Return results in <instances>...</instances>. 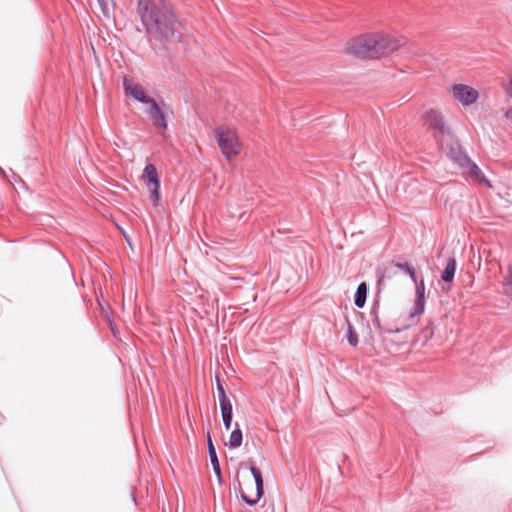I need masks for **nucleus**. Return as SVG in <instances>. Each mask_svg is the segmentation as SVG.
Wrapping results in <instances>:
<instances>
[{
	"label": "nucleus",
	"mask_w": 512,
	"mask_h": 512,
	"mask_svg": "<svg viewBox=\"0 0 512 512\" xmlns=\"http://www.w3.org/2000/svg\"><path fill=\"white\" fill-rule=\"evenodd\" d=\"M137 11L147 34L153 35L161 42L180 40L181 34L178 31L180 22L169 1L159 0L156 3L150 0H138Z\"/></svg>",
	"instance_id": "f257e3e1"
},
{
	"label": "nucleus",
	"mask_w": 512,
	"mask_h": 512,
	"mask_svg": "<svg viewBox=\"0 0 512 512\" xmlns=\"http://www.w3.org/2000/svg\"><path fill=\"white\" fill-rule=\"evenodd\" d=\"M401 40L386 34L363 35L348 43V53L356 58H377L380 55L396 51Z\"/></svg>",
	"instance_id": "f03ea898"
},
{
	"label": "nucleus",
	"mask_w": 512,
	"mask_h": 512,
	"mask_svg": "<svg viewBox=\"0 0 512 512\" xmlns=\"http://www.w3.org/2000/svg\"><path fill=\"white\" fill-rule=\"evenodd\" d=\"M441 149L447 151L448 157L454 163L468 170L472 175L479 177L483 174L478 165L468 156L460 142L453 135L444 141V148Z\"/></svg>",
	"instance_id": "7ed1b4c3"
},
{
	"label": "nucleus",
	"mask_w": 512,
	"mask_h": 512,
	"mask_svg": "<svg viewBox=\"0 0 512 512\" xmlns=\"http://www.w3.org/2000/svg\"><path fill=\"white\" fill-rule=\"evenodd\" d=\"M424 121L429 129L436 132L434 136L437 138L440 148H444V141L453 135L444 116L439 111L430 109L425 112Z\"/></svg>",
	"instance_id": "20e7f679"
},
{
	"label": "nucleus",
	"mask_w": 512,
	"mask_h": 512,
	"mask_svg": "<svg viewBox=\"0 0 512 512\" xmlns=\"http://www.w3.org/2000/svg\"><path fill=\"white\" fill-rule=\"evenodd\" d=\"M215 136L223 155L230 159L239 153V142L236 133L225 126L217 127Z\"/></svg>",
	"instance_id": "39448f33"
},
{
	"label": "nucleus",
	"mask_w": 512,
	"mask_h": 512,
	"mask_svg": "<svg viewBox=\"0 0 512 512\" xmlns=\"http://www.w3.org/2000/svg\"><path fill=\"white\" fill-rule=\"evenodd\" d=\"M452 93L456 100L463 106H470L474 104L478 98L479 93L476 89L465 84H455L452 87Z\"/></svg>",
	"instance_id": "423d86ee"
},
{
	"label": "nucleus",
	"mask_w": 512,
	"mask_h": 512,
	"mask_svg": "<svg viewBox=\"0 0 512 512\" xmlns=\"http://www.w3.org/2000/svg\"><path fill=\"white\" fill-rule=\"evenodd\" d=\"M122 84L126 96L131 97L142 104L149 101L150 96L146 94L143 87L140 84L134 83L128 75L123 77Z\"/></svg>",
	"instance_id": "0eeeda50"
},
{
	"label": "nucleus",
	"mask_w": 512,
	"mask_h": 512,
	"mask_svg": "<svg viewBox=\"0 0 512 512\" xmlns=\"http://www.w3.org/2000/svg\"><path fill=\"white\" fill-rule=\"evenodd\" d=\"M250 472L255 480V485H256V498L255 499H251L249 498L247 495H245L244 493L241 494V499L248 505V506H255L259 500L263 497L264 495V484H263V478H262V474H261V471L258 467L256 466H251L250 467Z\"/></svg>",
	"instance_id": "6e6552de"
},
{
	"label": "nucleus",
	"mask_w": 512,
	"mask_h": 512,
	"mask_svg": "<svg viewBox=\"0 0 512 512\" xmlns=\"http://www.w3.org/2000/svg\"><path fill=\"white\" fill-rule=\"evenodd\" d=\"M416 298L414 300L412 312L409 317L411 319L418 317L424 313L425 310V284L424 279L421 277L420 281L416 279Z\"/></svg>",
	"instance_id": "1a4fd4ad"
},
{
	"label": "nucleus",
	"mask_w": 512,
	"mask_h": 512,
	"mask_svg": "<svg viewBox=\"0 0 512 512\" xmlns=\"http://www.w3.org/2000/svg\"><path fill=\"white\" fill-rule=\"evenodd\" d=\"M379 310H380V302H379V300H375L371 306L370 313H369L370 317H371L373 331L378 336H381L385 333L391 334L394 332H398V329L393 330V329L387 328L382 325L380 317H379Z\"/></svg>",
	"instance_id": "9d476101"
},
{
	"label": "nucleus",
	"mask_w": 512,
	"mask_h": 512,
	"mask_svg": "<svg viewBox=\"0 0 512 512\" xmlns=\"http://www.w3.org/2000/svg\"><path fill=\"white\" fill-rule=\"evenodd\" d=\"M206 441H207L208 455H209V459H210L213 471L215 473V476H216L218 482L222 483L221 467H220V463L218 460L215 446L212 441L211 433L209 431L206 433Z\"/></svg>",
	"instance_id": "9b49d317"
},
{
	"label": "nucleus",
	"mask_w": 512,
	"mask_h": 512,
	"mask_svg": "<svg viewBox=\"0 0 512 512\" xmlns=\"http://www.w3.org/2000/svg\"><path fill=\"white\" fill-rule=\"evenodd\" d=\"M143 177L145 178L148 187L160 186V181L155 165L148 163L143 170Z\"/></svg>",
	"instance_id": "f8f14e48"
},
{
	"label": "nucleus",
	"mask_w": 512,
	"mask_h": 512,
	"mask_svg": "<svg viewBox=\"0 0 512 512\" xmlns=\"http://www.w3.org/2000/svg\"><path fill=\"white\" fill-rule=\"evenodd\" d=\"M457 262L455 257H449L446 266L441 274V279L444 282L451 283L455 277Z\"/></svg>",
	"instance_id": "ddd939ff"
},
{
	"label": "nucleus",
	"mask_w": 512,
	"mask_h": 512,
	"mask_svg": "<svg viewBox=\"0 0 512 512\" xmlns=\"http://www.w3.org/2000/svg\"><path fill=\"white\" fill-rule=\"evenodd\" d=\"M368 285L366 282H361L355 292L354 296V304L357 308H363L366 303L367 293H368Z\"/></svg>",
	"instance_id": "4468645a"
},
{
	"label": "nucleus",
	"mask_w": 512,
	"mask_h": 512,
	"mask_svg": "<svg viewBox=\"0 0 512 512\" xmlns=\"http://www.w3.org/2000/svg\"><path fill=\"white\" fill-rule=\"evenodd\" d=\"M242 441H243V433L239 427V424L236 423L235 428L233 429V431L230 434L228 445L231 449H236L241 446Z\"/></svg>",
	"instance_id": "2eb2a0df"
},
{
	"label": "nucleus",
	"mask_w": 512,
	"mask_h": 512,
	"mask_svg": "<svg viewBox=\"0 0 512 512\" xmlns=\"http://www.w3.org/2000/svg\"><path fill=\"white\" fill-rule=\"evenodd\" d=\"M345 322L347 325V341L351 346L355 347L359 342L358 335L347 316H345Z\"/></svg>",
	"instance_id": "dca6fc26"
},
{
	"label": "nucleus",
	"mask_w": 512,
	"mask_h": 512,
	"mask_svg": "<svg viewBox=\"0 0 512 512\" xmlns=\"http://www.w3.org/2000/svg\"><path fill=\"white\" fill-rule=\"evenodd\" d=\"M395 266L397 268L401 269L402 271H404L407 275H409V277L411 278V280L413 282H416L417 275H416L414 267L410 263L397 262V263H395Z\"/></svg>",
	"instance_id": "f3484780"
},
{
	"label": "nucleus",
	"mask_w": 512,
	"mask_h": 512,
	"mask_svg": "<svg viewBox=\"0 0 512 512\" xmlns=\"http://www.w3.org/2000/svg\"><path fill=\"white\" fill-rule=\"evenodd\" d=\"M508 274L503 282L504 293L512 300V264L508 266Z\"/></svg>",
	"instance_id": "a211bd4d"
},
{
	"label": "nucleus",
	"mask_w": 512,
	"mask_h": 512,
	"mask_svg": "<svg viewBox=\"0 0 512 512\" xmlns=\"http://www.w3.org/2000/svg\"><path fill=\"white\" fill-rule=\"evenodd\" d=\"M145 104L148 105L147 114L149 115L150 118L155 117L156 115H158V113L162 111L158 103L151 97L149 98V101H147Z\"/></svg>",
	"instance_id": "6ab92c4d"
},
{
	"label": "nucleus",
	"mask_w": 512,
	"mask_h": 512,
	"mask_svg": "<svg viewBox=\"0 0 512 512\" xmlns=\"http://www.w3.org/2000/svg\"><path fill=\"white\" fill-rule=\"evenodd\" d=\"M145 104L148 105L147 114L149 115L150 118L155 117L156 115H158V113L162 111L158 103L151 97L149 98V101H147Z\"/></svg>",
	"instance_id": "aec40b11"
},
{
	"label": "nucleus",
	"mask_w": 512,
	"mask_h": 512,
	"mask_svg": "<svg viewBox=\"0 0 512 512\" xmlns=\"http://www.w3.org/2000/svg\"><path fill=\"white\" fill-rule=\"evenodd\" d=\"M221 415H233V407L229 398L219 400Z\"/></svg>",
	"instance_id": "412c9836"
},
{
	"label": "nucleus",
	"mask_w": 512,
	"mask_h": 512,
	"mask_svg": "<svg viewBox=\"0 0 512 512\" xmlns=\"http://www.w3.org/2000/svg\"><path fill=\"white\" fill-rule=\"evenodd\" d=\"M97 2L99 4V6H100V9H101L103 15L106 18H109L110 17L111 8L114 5V1L113 0H97Z\"/></svg>",
	"instance_id": "4be33fe9"
},
{
	"label": "nucleus",
	"mask_w": 512,
	"mask_h": 512,
	"mask_svg": "<svg viewBox=\"0 0 512 512\" xmlns=\"http://www.w3.org/2000/svg\"><path fill=\"white\" fill-rule=\"evenodd\" d=\"M160 199V186H152L150 188V200L154 206L158 205Z\"/></svg>",
	"instance_id": "5701e85b"
},
{
	"label": "nucleus",
	"mask_w": 512,
	"mask_h": 512,
	"mask_svg": "<svg viewBox=\"0 0 512 512\" xmlns=\"http://www.w3.org/2000/svg\"><path fill=\"white\" fill-rule=\"evenodd\" d=\"M215 381H216V389H217V393H218V399H226V398H229L227 395H226V392H225V389L220 381V378L219 376H216L215 377Z\"/></svg>",
	"instance_id": "b1692460"
},
{
	"label": "nucleus",
	"mask_w": 512,
	"mask_h": 512,
	"mask_svg": "<svg viewBox=\"0 0 512 512\" xmlns=\"http://www.w3.org/2000/svg\"><path fill=\"white\" fill-rule=\"evenodd\" d=\"M151 119L157 121L162 129H167L168 124L163 111L158 113L155 117H151Z\"/></svg>",
	"instance_id": "393cba45"
},
{
	"label": "nucleus",
	"mask_w": 512,
	"mask_h": 512,
	"mask_svg": "<svg viewBox=\"0 0 512 512\" xmlns=\"http://www.w3.org/2000/svg\"><path fill=\"white\" fill-rule=\"evenodd\" d=\"M222 419H223V425H224L225 429L229 430L232 425L233 415H228V416L224 415V416H222Z\"/></svg>",
	"instance_id": "a878e982"
},
{
	"label": "nucleus",
	"mask_w": 512,
	"mask_h": 512,
	"mask_svg": "<svg viewBox=\"0 0 512 512\" xmlns=\"http://www.w3.org/2000/svg\"><path fill=\"white\" fill-rule=\"evenodd\" d=\"M504 88L507 95L512 98V75L510 76L508 83L505 84Z\"/></svg>",
	"instance_id": "bb28decb"
},
{
	"label": "nucleus",
	"mask_w": 512,
	"mask_h": 512,
	"mask_svg": "<svg viewBox=\"0 0 512 512\" xmlns=\"http://www.w3.org/2000/svg\"><path fill=\"white\" fill-rule=\"evenodd\" d=\"M505 118H506L507 120L512 121V108H511V109H508V110L505 112Z\"/></svg>",
	"instance_id": "cd10ccee"
},
{
	"label": "nucleus",
	"mask_w": 512,
	"mask_h": 512,
	"mask_svg": "<svg viewBox=\"0 0 512 512\" xmlns=\"http://www.w3.org/2000/svg\"><path fill=\"white\" fill-rule=\"evenodd\" d=\"M383 275H378V279H377V285L380 286L381 283L383 282Z\"/></svg>",
	"instance_id": "c85d7f7f"
}]
</instances>
